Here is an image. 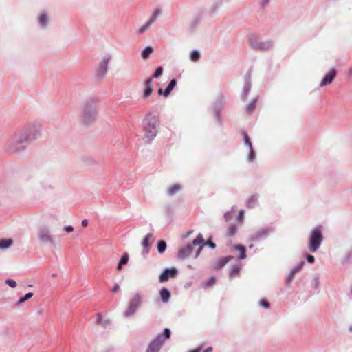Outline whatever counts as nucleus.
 Segmentation results:
<instances>
[{
  "label": "nucleus",
  "mask_w": 352,
  "mask_h": 352,
  "mask_svg": "<svg viewBox=\"0 0 352 352\" xmlns=\"http://www.w3.org/2000/svg\"><path fill=\"white\" fill-rule=\"evenodd\" d=\"M160 126L159 118L153 113H148L143 120L142 129L144 140L146 142L151 143L156 137Z\"/></svg>",
  "instance_id": "1"
},
{
  "label": "nucleus",
  "mask_w": 352,
  "mask_h": 352,
  "mask_svg": "<svg viewBox=\"0 0 352 352\" xmlns=\"http://www.w3.org/2000/svg\"><path fill=\"white\" fill-rule=\"evenodd\" d=\"M41 124L38 121L33 120L25 123L17 133L26 142H30L38 139L41 135Z\"/></svg>",
  "instance_id": "2"
},
{
  "label": "nucleus",
  "mask_w": 352,
  "mask_h": 352,
  "mask_svg": "<svg viewBox=\"0 0 352 352\" xmlns=\"http://www.w3.org/2000/svg\"><path fill=\"white\" fill-rule=\"evenodd\" d=\"M98 116L97 102L95 99L89 98L85 100L80 107V117L83 122L90 124L94 122Z\"/></svg>",
  "instance_id": "3"
},
{
  "label": "nucleus",
  "mask_w": 352,
  "mask_h": 352,
  "mask_svg": "<svg viewBox=\"0 0 352 352\" xmlns=\"http://www.w3.org/2000/svg\"><path fill=\"white\" fill-rule=\"evenodd\" d=\"M323 241L322 230L320 227L314 228L309 233L308 236V249L314 253L320 248Z\"/></svg>",
  "instance_id": "4"
},
{
  "label": "nucleus",
  "mask_w": 352,
  "mask_h": 352,
  "mask_svg": "<svg viewBox=\"0 0 352 352\" xmlns=\"http://www.w3.org/2000/svg\"><path fill=\"white\" fill-rule=\"evenodd\" d=\"M25 142H27L18 133H16L10 138L8 142L7 151L12 154L22 152L25 148L23 145Z\"/></svg>",
  "instance_id": "5"
},
{
  "label": "nucleus",
  "mask_w": 352,
  "mask_h": 352,
  "mask_svg": "<svg viewBox=\"0 0 352 352\" xmlns=\"http://www.w3.org/2000/svg\"><path fill=\"white\" fill-rule=\"evenodd\" d=\"M164 335L159 334L155 338L148 344L146 352H159L162 346L164 340L168 339L170 336V330L168 328H165L164 330Z\"/></svg>",
  "instance_id": "6"
},
{
  "label": "nucleus",
  "mask_w": 352,
  "mask_h": 352,
  "mask_svg": "<svg viewBox=\"0 0 352 352\" xmlns=\"http://www.w3.org/2000/svg\"><path fill=\"white\" fill-rule=\"evenodd\" d=\"M142 295L140 293L135 294L129 300L127 309L124 312L126 318L133 316L142 304Z\"/></svg>",
  "instance_id": "7"
},
{
  "label": "nucleus",
  "mask_w": 352,
  "mask_h": 352,
  "mask_svg": "<svg viewBox=\"0 0 352 352\" xmlns=\"http://www.w3.org/2000/svg\"><path fill=\"white\" fill-rule=\"evenodd\" d=\"M38 238L43 244L50 243L54 245V240L52 235L50 229L47 226L41 227L37 232Z\"/></svg>",
  "instance_id": "8"
},
{
  "label": "nucleus",
  "mask_w": 352,
  "mask_h": 352,
  "mask_svg": "<svg viewBox=\"0 0 352 352\" xmlns=\"http://www.w3.org/2000/svg\"><path fill=\"white\" fill-rule=\"evenodd\" d=\"M111 59L109 54H105L100 61L96 70V76L99 79H103L107 73L108 64Z\"/></svg>",
  "instance_id": "9"
},
{
  "label": "nucleus",
  "mask_w": 352,
  "mask_h": 352,
  "mask_svg": "<svg viewBox=\"0 0 352 352\" xmlns=\"http://www.w3.org/2000/svg\"><path fill=\"white\" fill-rule=\"evenodd\" d=\"M177 274L176 268H166L160 275L159 280L160 283H164L168 280L170 278H174Z\"/></svg>",
  "instance_id": "10"
},
{
  "label": "nucleus",
  "mask_w": 352,
  "mask_h": 352,
  "mask_svg": "<svg viewBox=\"0 0 352 352\" xmlns=\"http://www.w3.org/2000/svg\"><path fill=\"white\" fill-rule=\"evenodd\" d=\"M336 75V70L335 69H331L328 73L324 76L320 82V87H324L331 84L333 80L335 78Z\"/></svg>",
  "instance_id": "11"
},
{
  "label": "nucleus",
  "mask_w": 352,
  "mask_h": 352,
  "mask_svg": "<svg viewBox=\"0 0 352 352\" xmlns=\"http://www.w3.org/2000/svg\"><path fill=\"white\" fill-rule=\"evenodd\" d=\"M252 46L257 50H267L273 47V43L271 41L252 42Z\"/></svg>",
  "instance_id": "12"
},
{
  "label": "nucleus",
  "mask_w": 352,
  "mask_h": 352,
  "mask_svg": "<svg viewBox=\"0 0 352 352\" xmlns=\"http://www.w3.org/2000/svg\"><path fill=\"white\" fill-rule=\"evenodd\" d=\"M192 245L188 244L184 248H182L178 252V258L180 259H185L188 257L192 251Z\"/></svg>",
  "instance_id": "13"
},
{
  "label": "nucleus",
  "mask_w": 352,
  "mask_h": 352,
  "mask_svg": "<svg viewBox=\"0 0 352 352\" xmlns=\"http://www.w3.org/2000/svg\"><path fill=\"white\" fill-rule=\"evenodd\" d=\"M204 243V239L203 236L201 234H199L197 236V237L193 240L192 245H200V247L198 248V250H197V252L195 254V258L199 256L201 251L202 250Z\"/></svg>",
  "instance_id": "14"
},
{
  "label": "nucleus",
  "mask_w": 352,
  "mask_h": 352,
  "mask_svg": "<svg viewBox=\"0 0 352 352\" xmlns=\"http://www.w3.org/2000/svg\"><path fill=\"white\" fill-rule=\"evenodd\" d=\"M175 85L176 80L175 79L171 80L169 85L164 91H163L162 89L161 88L158 89V94L163 95L164 97H167L170 94L171 91L174 89Z\"/></svg>",
  "instance_id": "15"
},
{
  "label": "nucleus",
  "mask_w": 352,
  "mask_h": 352,
  "mask_svg": "<svg viewBox=\"0 0 352 352\" xmlns=\"http://www.w3.org/2000/svg\"><path fill=\"white\" fill-rule=\"evenodd\" d=\"M152 78H148L144 82V89L143 91V96L145 98L148 97L153 92L152 88Z\"/></svg>",
  "instance_id": "16"
},
{
  "label": "nucleus",
  "mask_w": 352,
  "mask_h": 352,
  "mask_svg": "<svg viewBox=\"0 0 352 352\" xmlns=\"http://www.w3.org/2000/svg\"><path fill=\"white\" fill-rule=\"evenodd\" d=\"M250 89H251L250 78V76H247L245 78V85L243 87V92L241 94L242 98L245 99L248 96V95L250 91Z\"/></svg>",
  "instance_id": "17"
},
{
  "label": "nucleus",
  "mask_w": 352,
  "mask_h": 352,
  "mask_svg": "<svg viewBox=\"0 0 352 352\" xmlns=\"http://www.w3.org/2000/svg\"><path fill=\"white\" fill-rule=\"evenodd\" d=\"M160 298L163 302L167 303L170 298V293L166 288H162L160 292Z\"/></svg>",
  "instance_id": "18"
},
{
  "label": "nucleus",
  "mask_w": 352,
  "mask_h": 352,
  "mask_svg": "<svg viewBox=\"0 0 352 352\" xmlns=\"http://www.w3.org/2000/svg\"><path fill=\"white\" fill-rule=\"evenodd\" d=\"M231 258V256H228L219 258L214 263V267L216 269L221 268L230 261Z\"/></svg>",
  "instance_id": "19"
},
{
  "label": "nucleus",
  "mask_w": 352,
  "mask_h": 352,
  "mask_svg": "<svg viewBox=\"0 0 352 352\" xmlns=\"http://www.w3.org/2000/svg\"><path fill=\"white\" fill-rule=\"evenodd\" d=\"M153 48L151 46H147L142 50L141 53V56L143 59L146 60L149 57V56L153 53Z\"/></svg>",
  "instance_id": "20"
},
{
  "label": "nucleus",
  "mask_w": 352,
  "mask_h": 352,
  "mask_svg": "<svg viewBox=\"0 0 352 352\" xmlns=\"http://www.w3.org/2000/svg\"><path fill=\"white\" fill-rule=\"evenodd\" d=\"M128 261H129V256L126 253H125L122 255L121 259L120 260V261L118 264V266H117L118 270H121L122 268V266L126 265L128 263Z\"/></svg>",
  "instance_id": "21"
},
{
  "label": "nucleus",
  "mask_w": 352,
  "mask_h": 352,
  "mask_svg": "<svg viewBox=\"0 0 352 352\" xmlns=\"http://www.w3.org/2000/svg\"><path fill=\"white\" fill-rule=\"evenodd\" d=\"M12 244V240L9 239H1L0 240V249L4 250L10 247Z\"/></svg>",
  "instance_id": "22"
},
{
  "label": "nucleus",
  "mask_w": 352,
  "mask_h": 352,
  "mask_svg": "<svg viewBox=\"0 0 352 352\" xmlns=\"http://www.w3.org/2000/svg\"><path fill=\"white\" fill-rule=\"evenodd\" d=\"M181 189V186L179 184H174L173 186H171L168 189V194L169 195H175L176 192H177L179 190Z\"/></svg>",
  "instance_id": "23"
},
{
  "label": "nucleus",
  "mask_w": 352,
  "mask_h": 352,
  "mask_svg": "<svg viewBox=\"0 0 352 352\" xmlns=\"http://www.w3.org/2000/svg\"><path fill=\"white\" fill-rule=\"evenodd\" d=\"M200 56L201 55L199 52L196 50H192L190 54V60L193 62L198 61L200 58Z\"/></svg>",
  "instance_id": "24"
},
{
  "label": "nucleus",
  "mask_w": 352,
  "mask_h": 352,
  "mask_svg": "<svg viewBox=\"0 0 352 352\" xmlns=\"http://www.w3.org/2000/svg\"><path fill=\"white\" fill-rule=\"evenodd\" d=\"M166 249V243L164 241L161 240L157 243V251L160 254H162Z\"/></svg>",
  "instance_id": "25"
},
{
  "label": "nucleus",
  "mask_w": 352,
  "mask_h": 352,
  "mask_svg": "<svg viewBox=\"0 0 352 352\" xmlns=\"http://www.w3.org/2000/svg\"><path fill=\"white\" fill-rule=\"evenodd\" d=\"M268 233H269L268 230H261L256 234V235L255 236H254L253 240L254 241L259 240V239H262L263 237L267 236Z\"/></svg>",
  "instance_id": "26"
},
{
  "label": "nucleus",
  "mask_w": 352,
  "mask_h": 352,
  "mask_svg": "<svg viewBox=\"0 0 352 352\" xmlns=\"http://www.w3.org/2000/svg\"><path fill=\"white\" fill-rule=\"evenodd\" d=\"M34 294L32 292L27 293L23 297L20 298L18 300L17 305H21L26 300H29L33 296Z\"/></svg>",
  "instance_id": "27"
},
{
  "label": "nucleus",
  "mask_w": 352,
  "mask_h": 352,
  "mask_svg": "<svg viewBox=\"0 0 352 352\" xmlns=\"http://www.w3.org/2000/svg\"><path fill=\"white\" fill-rule=\"evenodd\" d=\"M235 249H236V250H238L240 252V255L239 256V259H243V258H245L246 257L245 247H243L242 245H237L235 248Z\"/></svg>",
  "instance_id": "28"
},
{
  "label": "nucleus",
  "mask_w": 352,
  "mask_h": 352,
  "mask_svg": "<svg viewBox=\"0 0 352 352\" xmlns=\"http://www.w3.org/2000/svg\"><path fill=\"white\" fill-rule=\"evenodd\" d=\"M153 23H150V20L148 19L145 24L138 29V33L140 34H143Z\"/></svg>",
  "instance_id": "29"
},
{
  "label": "nucleus",
  "mask_w": 352,
  "mask_h": 352,
  "mask_svg": "<svg viewBox=\"0 0 352 352\" xmlns=\"http://www.w3.org/2000/svg\"><path fill=\"white\" fill-rule=\"evenodd\" d=\"M161 10L160 9H155L151 16V17L149 19L150 23H154L159 15L161 14Z\"/></svg>",
  "instance_id": "30"
},
{
  "label": "nucleus",
  "mask_w": 352,
  "mask_h": 352,
  "mask_svg": "<svg viewBox=\"0 0 352 352\" xmlns=\"http://www.w3.org/2000/svg\"><path fill=\"white\" fill-rule=\"evenodd\" d=\"M258 201V196L254 195L252 196L248 201V206L249 208H253Z\"/></svg>",
  "instance_id": "31"
},
{
  "label": "nucleus",
  "mask_w": 352,
  "mask_h": 352,
  "mask_svg": "<svg viewBox=\"0 0 352 352\" xmlns=\"http://www.w3.org/2000/svg\"><path fill=\"white\" fill-rule=\"evenodd\" d=\"M153 234H148L144 239L142 241V246L144 248H147L149 245V241L152 239Z\"/></svg>",
  "instance_id": "32"
},
{
  "label": "nucleus",
  "mask_w": 352,
  "mask_h": 352,
  "mask_svg": "<svg viewBox=\"0 0 352 352\" xmlns=\"http://www.w3.org/2000/svg\"><path fill=\"white\" fill-rule=\"evenodd\" d=\"M162 72H163V67L161 66L158 67L156 69V70L155 71L154 74H153V76L151 77L152 79L159 78L162 74Z\"/></svg>",
  "instance_id": "33"
},
{
  "label": "nucleus",
  "mask_w": 352,
  "mask_h": 352,
  "mask_svg": "<svg viewBox=\"0 0 352 352\" xmlns=\"http://www.w3.org/2000/svg\"><path fill=\"white\" fill-rule=\"evenodd\" d=\"M47 23V16L46 14H43L41 15L40 18H39V24L41 25V26H45Z\"/></svg>",
  "instance_id": "34"
},
{
  "label": "nucleus",
  "mask_w": 352,
  "mask_h": 352,
  "mask_svg": "<svg viewBox=\"0 0 352 352\" xmlns=\"http://www.w3.org/2000/svg\"><path fill=\"white\" fill-rule=\"evenodd\" d=\"M243 140H244L245 144L247 145L248 147L252 146V143H251L250 140V138H249L248 133L245 131L243 132Z\"/></svg>",
  "instance_id": "35"
},
{
  "label": "nucleus",
  "mask_w": 352,
  "mask_h": 352,
  "mask_svg": "<svg viewBox=\"0 0 352 352\" xmlns=\"http://www.w3.org/2000/svg\"><path fill=\"white\" fill-rule=\"evenodd\" d=\"M249 148H250V153H249V154L248 155V160L250 162H252V161H253L255 159L256 154H255V153H254V150L252 148V146L249 147Z\"/></svg>",
  "instance_id": "36"
},
{
  "label": "nucleus",
  "mask_w": 352,
  "mask_h": 352,
  "mask_svg": "<svg viewBox=\"0 0 352 352\" xmlns=\"http://www.w3.org/2000/svg\"><path fill=\"white\" fill-rule=\"evenodd\" d=\"M303 265H304V262L302 261L300 262L298 265H296V267H294V268L292 269V270L296 274L298 272H299L303 267Z\"/></svg>",
  "instance_id": "37"
},
{
  "label": "nucleus",
  "mask_w": 352,
  "mask_h": 352,
  "mask_svg": "<svg viewBox=\"0 0 352 352\" xmlns=\"http://www.w3.org/2000/svg\"><path fill=\"white\" fill-rule=\"evenodd\" d=\"M7 285H8L12 288H15L16 287V282L12 279H7L6 280Z\"/></svg>",
  "instance_id": "38"
},
{
  "label": "nucleus",
  "mask_w": 352,
  "mask_h": 352,
  "mask_svg": "<svg viewBox=\"0 0 352 352\" xmlns=\"http://www.w3.org/2000/svg\"><path fill=\"white\" fill-rule=\"evenodd\" d=\"M256 101V100H254L251 103H250L247 106V111L248 112H252L254 109Z\"/></svg>",
  "instance_id": "39"
},
{
  "label": "nucleus",
  "mask_w": 352,
  "mask_h": 352,
  "mask_svg": "<svg viewBox=\"0 0 352 352\" xmlns=\"http://www.w3.org/2000/svg\"><path fill=\"white\" fill-rule=\"evenodd\" d=\"M239 271H240V267H234L230 271V276H234L235 275H237L238 273L239 272Z\"/></svg>",
  "instance_id": "40"
},
{
  "label": "nucleus",
  "mask_w": 352,
  "mask_h": 352,
  "mask_svg": "<svg viewBox=\"0 0 352 352\" xmlns=\"http://www.w3.org/2000/svg\"><path fill=\"white\" fill-rule=\"evenodd\" d=\"M295 274H296L292 270H291L290 273L288 274V276L286 278V281L288 283H290L292 281V280L294 279Z\"/></svg>",
  "instance_id": "41"
},
{
  "label": "nucleus",
  "mask_w": 352,
  "mask_h": 352,
  "mask_svg": "<svg viewBox=\"0 0 352 352\" xmlns=\"http://www.w3.org/2000/svg\"><path fill=\"white\" fill-rule=\"evenodd\" d=\"M236 226H231V227L229 228L228 231V234H229L230 236H232V235H234V234L236 233Z\"/></svg>",
  "instance_id": "42"
},
{
  "label": "nucleus",
  "mask_w": 352,
  "mask_h": 352,
  "mask_svg": "<svg viewBox=\"0 0 352 352\" xmlns=\"http://www.w3.org/2000/svg\"><path fill=\"white\" fill-rule=\"evenodd\" d=\"M306 259H307V262L309 263H314L315 261L314 256L312 255H310V254L306 256Z\"/></svg>",
  "instance_id": "43"
},
{
  "label": "nucleus",
  "mask_w": 352,
  "mask_h": 352,
  "mask_svg": "<svg viewBox=\"0 0 352 352\" xmlns=\"http://www.w3.org/2000/svg\"><path fill=\"white\" fill-rule=\"evenodd\" d=\"M260 305L265 308H268L270 307V303L265 300H261L260 301Z\"/></svg>",
  "instance_id": "44"
},
{
  "label": "nucleus",
  "mask_w": 352,
  "mask_h": 352,
  "mask_svg": "<svg viewBox=\"0 0 352 352\" xmlns=\"http://www.w3.org/2000/svg\"><path fill=\"white\" fill-rule=\"evenodd\" d=\"M64 230L66 232H72L74 231V228L72 226H65L64 228Z\"/></svg>",
  "instance_id": "45"
},
{
  "label": "nucleus",
  "mask_w": 352,
  "mask_h": 352,
  "mask_svg": "<svg viewBox=\"0 0 352 352\" xmlns=\"http://www.w3.org/2000/svg\"><path fill=\"white\" fill-rule=\"evenodd\" d=\"M269 1L270 0H261L260 4L262 8H264L268 4Z\"/></svg>",
  "instance_id": "46"
},
{
  "label": "nucleus",
  "mask_w": 352,
  "mask_h": 352,
  "mask_svg": "<svg viewBox=\"0 0 352 352\" xmlns=\"http://www.w3.org/2000/svg\"><path fill=\"white\" fill-rule=\"evenodd\" d=\"M215 282V279L214 277H211L208 281V283H207V285H212Z\"/></svg>",
  "instance_id": "47"
},
{
  "label": "nucleus",
  "mask_w": 352,
  "mask_h": 352,
  "mask_svg": "<svg viewBox=\"0 0 352 352\" xmlns=\"http://www.w3.org/2000/svg\"><path fill=\"white\" fill-rule=\"evenodd\" d=\"M120 289V287L118 284H116L112 289L113 292H118Z\"/></svg>",
  "instance_id": "48"
},
{
  "label": "nucleus",
  "mask_w": 352,
  "mask_h": 352,
  "mask_svg": "<svg viewBox=\"0 0 352 352\" xmlns=\"http://www.w3.org/2000/svg\"><path fill=\"white\" fill-rule=\"evenodd\" d=\"M243 214H244V211L243 210H241L239 213V218L240 220L243 219Z\"/></svg>",
  "instance_id": "49"
},
{
  "label": "nucleus",
  "mask_w": 352,
  "mask_h": 352,
  "mask_svg": "<svg viewBox=\"0 0 352 352\" xmlns=\"http://www.w3.org/2000/svg\"><path fill=\"white\" fill-rule=\"evenodd\" d=\"M87 224H88V221H87V219H84V220H82V226L83 227H86V226H87Z\"/></svg>",
  "instance_id": "50"
},
{
  "label": "nucleus",
  "mask_w": 352,
  "mask_h": 352,
  "mask_svg": "<svg viewBox=\"0 0 352 352\" xmlns=\"http://www.w3.org/2000/svg\"><path fill=\"white\" fill-rule=\"evenodd\" d=\"M211 248H215V244L212 242H209L207 243Z\"/></svg>",
  "instance_id": "51"
},
{
  "label": "nucleus",
  "mask_w": 352,
  "mask_h": 352,
  "mask_svg": "<svg viewBox=\"0 0 352 352\" xmlns=\"http://www.w3.org/2000/svg\"><path fill=\"white\" fill-rule=\"evenodd\" d=\"M212 347H208L206 349H205L204 351V352H212Z\"/></svg>",
  "instance_id": "52"
},
{
  "label": "nucleus",
  "mask_w": 352,
  "mask_h": 352,
  "mask_svg": "<svg viewBox=\"0 0 352 352\" xmlns=\"http://www.w3.org/2000/svg\"><path fill=\"white\" fill-rule=\"evenodd\" d=\"M201 347H199V348H197V349H195V350L192 351L191 352H200V351H201Z\"/></svg>",
  "instance_id": "53"
},
{
  "label": "nucleus",
  "mask_w": 352,
  "mask_h": 352,
  "mask_svg": "<svg viewBox=\"0 0 352 352\" xmlns=\"http://www.w3.org/2000/svg\"><path fill=\"white\" fill-rule=\"evenodd\" d=\"M230 0H221V1H223V2H228V1H230Z\"/></svg>",
  "instance_id": "54"
},
{
  "label": "nucleus",
  "mask_w": 352,
  "mask_h": 352,
  "mask_svg": "<svg viewBox=\"0 0 352 352\" xmlns=\"http://www.w3.org/2000/svg\"><path fill=\"white\" fill-rule=\"evenodd\" d=\"M52 276H53V277H56V274H52Z\"/></svg>",
  "instance_id": "55"
},
{
  "label": "nucleus",
  "mask_w": 352,
  "mask_h": 352,
  "mask_svg": "<svg viewBox=\"0 0 352 352\" xmlns=\"http://www.w3.org/2000/svg\"><path fill=\"white\" fill-rule=\"evenodd\" d=\"M228 214V213L225 214L226 218H227Z\"/></svg>",
  "instance_id": "56"
}]
</instances>
